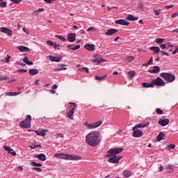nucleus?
I'll list each match as a JSON object with an SVG mask.
<instances>
[{"label":"nucleus","mask_w":178,"mask_h":178,"mask_svg":"<svg viewBox=\"0 0 178 178\" xmlns=\"http://www.w3.org/2000/svg\"><path fill=\"white\" fill-rule=\"evenodd\" d=\"M86 143L90 147H97L101 143V135L97 131H92L86 136Z\"/></svg>","instance_id":"obj_1"},{"label":"nucleus","mask_w":178,"mask_h":178,"mask_svg":"<svg viewBox=\"0 0 178 178\" xmlns=\"http://www.w3.org/2000/svg\"><path fill=\"white\" fill-rule=\"evenodd\" d=\"M55 158L58 159H65L67 161H81V156L74 154H67L65 153L56 154Z\"/></svg>","instance_id":"obj_2"},{"label":"nucleus","mask_w":178,"mask_h":178,"mask_svg":"<svg viewBox=\"0 0 178 178\" xmlns=\"http://www.w3.org/2000/svg\"><path fill=\"white\" fill-rule=\"evenodd\" d=\"M160 76L162 79H164L165 81H168V83H173V81L176 80V76L172 73L161 72Z\"/></svg>","instance_id":"obj_3"},{"label":"nucleus","mask_w":178,"mask_h":178,"mask_svg":"<svg viewBox=\"0 0 178 178\" xmlns=\"http://www.w3.org/2000/svg\"><path fill=\"white\" fill-rule=\"evenodd\" d=\"M123 151V148L122 147H117V148H113L110 149L108 152L107 154L105 155L106 158H111V156L113 155H118L120 154Z\"/></svg>","instance_id":"obj_4"},{"label":"nucleus","mask_w":178,"mask_h":178,"mask_svg":"<svg viewBox=\"0 0 178 178\" xmlns=\"http://www.w3.org/2000/svg\"><path fill=\"white\" fill-rule=\"evenodd\" d=\"M19 126H21L22 129H30V127H31V115H28L26 120L19 123Z\"/></svg>","instance_id":"obj_5"},{"label":"nucleus","mask_w":178,"mask_h":178,"mask_svg":"<svg viewBox=\"0 0 178 178\" xmlns=\"http://www.w3.org/2000/svg\"><path fill=\"white\" fill-rule=\"evenodd\" d=\"M84 124L86 129L92 130V129H97V127H99V126L102 124V120H99L96 122H92L90 124H89L88 122H85Z\"/></svg>","instance_id":"obj_6"},{"label":"nucleus","mask_w":178,"mask_h":178,"mask_svg":"<svg viewBox=\"0 0 178 178\" xmlns=\"http://www.w3.org/2000/svg\"><path fill=\"white\" fill-rule=\"evenodd\" d=\"M132 130L134 131L132 133V137H135L136 138H140V137H143V136L144 135V132L140 129H134V128H133Z\"/></svg>","instance_id":"obj_7"},{"label":"nucleus","mask_w":178,"mask_h":178,"mask_svg":"<svg viewBox=\"0 0 178 178\" xmlns=\"http://www.w3.org/2000/svg\"><path fill=\"white\" fill-rule=\"evenodd\" d=\"M153 86H165V81L161 77L158 76L156 79L152 81Z\"/></svg>","instance_id":"obj_8"},{"label":"nucleus","mask_w":178,"mask_h":178,"mask_svg":"<svg viewBox=\"0 0 178 178\" xmlns=\"http://www.w3.org/2000/svg\"><path fill=\"white\" fill-rule=\"evenodd\" d=\"M147 126H149V122H141V123H139V124L135 125L134 127V130L136 129H138L147 127Z\"/></svg>","instance_id":"obj_9"},{"label":"nucleus","mask_w":178,"mask_h":178,"mask_svg":"<svg viewBox=\"0 0 178 178\" xmlns=\"http://www.w3.org/2000/svg\"><path fill=\"white\" fill-rule=\"evenodd\" d=\"M0 32L1 33H4V34H7L9 37L12 35V30L6 28V27H1L0 28Z\"/></svg>","instance_id":"obj_10"},{"label":"nucleus","mask_w":178,"mask_h":178,"mask_svg":"<svg viewBox=\"0 0 178 178\" xmlns=\"http://www.w3.org/2000/svg\"><path fill=\"white\" fill-rule=\"evenodd\" d=\"M115 23V24H120V26H129V24H130V22L125 19H117Z\"/></svg>","instance_id":"obj_11"},{"label":"nucleus","mask_w":178,"mask_h":178,"mask_svg":"<svg viewBox=\"0 0 178 178\" xmlns=\"http://www.w3.org/2000/svg\"><path fill=\"white\" fill-rule=\"evenodd\" d=\"M35 158L39 159V161H42V162H44V161H47V156H45L44 153L35 155Z\"/></svg>","instance_id":"obj_12"},{"label":"nucleus","mask_w":178,"mask_h":178,"mask_svg":"<svg viewBox=\"0 0 178 178\" xmlns=\"http://www.w3.org/2000/svg\"><path fill=\"white\" fill-rule=\"evenodd\" d=\"M76 33H69L67 36V40L69 42H74L76 41Z\"/></svg>","instance_id":"obj_13"},{"label":"nucleus","mask_w":178,"mask_h":178,"mask_svg":"<svg viewBox=\"0 0 178 178\" xmlns=\"http://www.w3.org/2000/svg\"><path fill=\"white\" fill-rule=\"evenodd\" d=\"M118 30L116 29H110L107 30V31L105 33L106 35H113V34H116L118 33Z\"/></svg>","instance_id":"obj_14"},{"label":"nucleus","mask_w":178,"mask_h":178,"mask_svg":"<svg viewBox=\"0 0 178 178\" xmlns=\"http://www.w3.org/2000/svg\"><path fill=\"white\" fill-rule=\"evenodd\" d=\"M159 123L161 126H168V124H169V119H160Z\"/></svg>","instance_id":"obj_15"},{"label":"nucleus","mask_w":178,"mask_h":178,"mask_svg":"<svg viewBox=\"0 0 178 178\" xmlns=\"http://www.w3.org/2000/svg\"><path fill=\"white\" fill-rule=\"evenodd\" d=\"M49 59L51 62H60V60H62V57H55L54 56H49Z\"/></svg>","instance_id":"obj_16"},{"label":"nucleus","mask_w":178,"mask_h":178,"mask_svg":"<svg viewBox=\"0 0 178 178\" xmlns=\"http://www.w3.org/2000/svg\"><path fill=\"white\" fill-rule=\"evenodd\" d=\"M161 70V68L159 66H154L153 70H149L147 72L148 73L155 74V73H159V71Z\"/></svg>","instance_id":"obj_17"},{"label":"nucleus","mask_w":178,"mask_h":178,"mask_svg":"<svg viewBox=\"0 0 178 178\" xmlns=\"http://www.w3.org/2000/svg\"><path fill=\"white\" fill-rule=\"evenodd\" d=\"M57 66H58V68H56L54 70L56 72H60V70H66V69H67V67H65V66H66V65L65 64L59 63L57 65Z\"/></svg>","instance_id":"obj_18"},{"label":"nucleus","mask_w":178,"mask_h":178,"mask_svg":"<svg viewBox=\"0 0 178 178\" xmlns=\"http://www.w3.org/2000/svg\"><path fill=\"white\" fill-rule=\"evenodd\" d=\"M84 47L86 48V49H87V51H90V52H92V51L95 49V45L91 44H87L84 46Z\"/></svg>","instance_id":"obj_19"},{"label":"nucleus","mask_w":178,"mask_h":178,"mask_svg":"<svg viewBox=\"0 0 178 178\" xmlns=\"http://www.w3.org/2000/svg\"><path fill=\"white\" fill-rule=\"evenodd\" d=\"M17 49H19L20 52H30V48L26 46H19Z\"/></svg>","instance_id":"obj_20"},{"label":"nucleus","mask_w":178,"mask_h":178,"mask_svg":"<svg viewBox=\"0 0 178 178\" xmlns=\"http://www.w3.org/2000/svg\"><path fill=\"white\" fill-rule=\"evenodd\" d=\"M108 162H110V163H118L116 155L111 156L108 159Z\"/></svg>","instance_id":"obj_21"},{"label":"nucleus","mask_w":178,"mask_h":178,"mask_svg":"<svg viewBox=\"0 0 178 178\" xmlns=\"http://www.w3.org/2000/svg\"><path fill=\"white\" fill-rule=\"evenodd\" d=\"M34 131H35V133H36V134L38 136H41L42 137H45V131H47V130H46V129H44V130L42 129L40 131L35 130Z\"/></svg>","instance_id":"obj_22"},{"label":"nucleus","mask_w":178,"mask_h":178,"mask_svg":"<svg viewBox=\"0 0 178 178\" xmlns=\"http://www.w3.org/2000/svg\"><path fill=\"white\" fill-rule=\"evenodd\" d=\"M19 94H21L20 92H7L5 93V95H6L7 97H16V95H19Z\"/></svg>","instance_id":"obj_23"},{"label":"nucleus","mask_w":178,"mask_h":178,"mask_svg":"<svg viewBox=\"0 0 178 178\" xmlns=\"http://www.w3.org/2000/svg\"><path fill=\"white\" fill-rule=\"evenodd\" d=\"M126 19L129 20V22H134L135 20H138V17H134L133 15H127Z\"/></svg>","instance_id":"obj_24"},{"label":"nucleus","mask_w":178,"mask_h":178,"mask_svg":"<svg viewBox=\"0 0 178 178\" xmlns=\"http://www.w3.org/2000/svg\"><path fill=\"white\" fill-rule=\"evenodd\" d=\"M162 140H165V132H160L157 136L156 141H162Z\"/></svg>","instance_id":"obj_25"},{"label":"nucleus","mask_w":178,"mask_h":178,"mask_svg":"<svg viewBox=\"0 0 178 178\" xmlns=\"http://www.w3.org/2000/svg\"><path fill=\"white\" fill-rule=\"evenodd\" d=\"M150 51H153L154 54H158L159 52H161V49L159 47H151Z\"/></svg>","instance_id":"obj_26"},{"label":"nucleus","mask_w":178,"mask_h":178,"mask_svg":"<svg viewBox=\"0 0 178 178\" xmlns=\"http://www.w3.org/2000/svg\"><path fill=\"white\" fill-rule=\"evenodd\" d=\"M131 171L129 170H124L122 172V176H124V177H130V176H131Z\"/></svg>","instance_id":"obj_27"},{"label":"nucleus","mask_w":178,"mask_h":178,"mask_svg":"<svg viewBox=\"0 0 178 178\" xmlns=\"http://www.w3.org/2000/svg\"><path fill=\"white\" fill-rule=\"evenodd\" d=\"M38 72H40L38 69H31L29 70V74L30 76H35V74H38Z\"/></svg>","instance_id":"obj_28"},{"label":"nucleus","mask_w":178,"mask_h":178,"mask_svg":"<svg viewBox=\"0 0 178 178\" xmlns=\"http://www.w3.org/2000/svg\"><path fill=\"white\" fill-rule=\"evenodd\" d=\"M73 115H74V111L69 110V111L67 113V118L71 119V120H73V119H74Z\"/></svg>","instance_id":"obj_29"},{"label":"nucleus","mask_w":178,"mask_h":178,"mask_svg":"<svg viewBox=\"0 0 178 178\" xmlns=\"http://www.w3.org/2000/svg\"><path fill=\"white\" fill-rule=\"evenodd\" d=\"M142 86L144 88H152L154 87V83H143Z\"/></svg>","instance_id":"obj_30"},{"label":"nucleus","mask_w":178,"mask_h":178,"mask_svg":"<svg viewBox=\"0 0 178 178\" xmlns=\"http://www.w3.org/2000/svg\"><path fill=\"white\" fill-rule=\"evenodd\" d=\"M134 76H136V71L131 70V71L128 72V79L129 80H131V79H133V77H134Z\"/></svg>","instance_id":"obj_31"},{"label":"nucleus","mask_w":178,"mask_h":178,"mask_svg":"<svg viewBox=\"0 0 178 178\" xmlns=\"http://www.w3.org/2000/svg\"><path fill=\"white\" fill-rule=\"evenodd\" d=\"M70 107H69V111H76V103L73 102H70L69 103Z\"/></svg>","instance_id":"obj_32"},{"label":"nucleus","mask_w":178,"mask_h":178,"mask_svg":"<svg viewBox=\"0 0 178 178\" xmlns=\"http://www.w3.org/2000/svg\"><path fill=\"white\" fill-rule=\"evenodd\" d=\"M165 169H166L168 173H172V172H173V165L169 164L168 165H167L165 167Z\"/></svg>","instance_id":"obj_33"},{"label":"nucleus","mask_w":178,"mask_h":178,"mask_svg":"<svg viewBox=\"0 0 178 178\" xmlns=\"http://www.w3.org/2000/svg\"><path fill=\"white\" fill-rule=\"evenodd\" d=\"M67 48H69L70 49H72V51H76V49H80V45L78 44V45L75 46L74 47H73L72 44H69L67 46Z\"/></svg>","instance_id":"obj_34"},{"label":"nucleus","mask_w":178,"mask_h":178,"mask_svg":"<svg viewBox=\"0 0 178 178\" xmlns=\"http://www.w3.org/2000/svg\"><path fill=\"white\" fill-rule=\"evenodd\" d=\"M55 38H58V40H60V41H61L62 42H65V41H66V38H65V37H63V35H56Z\"/></svg>","instance_id":"obj_35"},{"label":"nucleus","mask_w":178,"mask_h":178,"mask_svg":"<svg viewBox=\"0 0 178 178\" xmlns=\"http://www.w3.org/2000/svg\"><path fill=\"white\" fill-rule=\"evenodd\" d=\"M3 148H4L5 151H6L8 154H10V152L12 151H13V149L12 148H10V147H9V146L4 145Z\"/></svg>","instance_id":"obj_36"},{"label":"nucleus","mask_w":178,"mask_h":178,"mask_svg":"<svg viewBox=\"0 0 178 178\" xmlns=\"http://www.w3.org/2000/svg\"><path fill=\"white\" fill-rule=\"evenodd\" d=\"M105 77H106V75L102 76L97 75L95 76V79H96V80H98L99 81H102V80H104V79H105Z\"/></svg>","instance_id":"obj_37"},{"label":"nucleus","mask_w":178,"mask_h":178,"mask_svg":"<svg viewBox=\"0 0 178 178\" xmlns=\"http://www.w3.org/2000/svg\"><path fill=\"white\" fill-rule=\"evenodd\" d=\"M11 56L8 55L7 57L4 58V60H1V62H4L5 63H9V61L10 60Z\"/></svg>","instance_id":"obj_38"},{"label":"nucleus","mask_w":178,"mask_h":178,"mask_svg":"<svg viewBox=\"0 0 178 178\" xmlns=\"http://www.w3.org/2000/svg\"><path fill=\"white\" fill-rule=\"evenodd\" d=\"M31 149H35V148H41V145H31L29 146Z\"/></svg>","instance_id":"obj_39"},{"label":"nucleus","mask_w":178,"mask_h":178,"mask_svg":"<svg viewBox=\"0 0 178 178\" xmlns=\"http://www.w3.org/2000/svg\"><path fill=\"white\" fill-rule=\"evenodd\" d=\"M164 41H165V39H163V38H156V40H155V42L156 44H161Z\"/></svg>","instance_id":"obj_40"},{"label":"nucleus","mask_w":178,"mask_h":178,"mask_svg":"<svg viewBox=\"0 0 178 178\" xmlns=\"http://www.w3.org/2000/svg\"><path fill=\"white\" fill-rule=\"evenodd\" d=\"M104 61H105V60H104V58H102L93 59V62H97V63H101Z\"/></svg>","instance_id":"obj_41"},{"label":"nucleus","mask_w":178,"mask_h":178,"mask_svg":"<svg viewBox=\"0 0 178 178\" xmlns=\"http://www.w3.org/2000/svg\"><path fill=\"white\" fill-rule=\"evenodd\" d=\"M86 31H88V32H90V31H97V28H95V27H93V26H90V27H89V28L86 30Z\"/></svg>","instance_id":"obj_42"},{"label":"nucleus","mask_w":178,"mask_h":178,"mask_svg":"<svg viewBox=\"0 0 178 178\" xmlns=\"http://www.w3.org/2000/svg\"><path fill=\"white\" fill-rule=\"evenodd\" d=\"M127 60L129 62H132V60H134V56H129L127 57Z\"/></svg>","instance_id":"obj_43"},{"label":"nucleus","mask_w":178,"mask_h":178,"mask_svg":"<svg viewBox=\"0 0 178 178\" xmlns=\"http://www.w3.org/2000/svg\"><path fill=\"white\" fill-rule=\"evenodd\" d=\"M0 8H6V1H2L0 3Z\"/></svg>","instance_id":"obj_44"},{"label":"nucleus","mask_w":178,"mask_h":178,"mask_svg":"<svg viewBox=\"0 0 178 178\" xmlns=\"http://www.w3.org/2000/svg\"><path fill=\"white\" fill-rule=\"evenodd\" d=\"M33 170H35V172H42V169H41V168H38V167L33 168Z\"/></svg>","instance_id":"obj_45"},{"label":"nucleus","mask_w":178,"mask_h":178,"mask_svg":"<svg viewBox=\"0 0 178 178\" xmlns=\"http://www.w3.org/2000/svg\"><path fill=\"white\" fill-rule=\"evenodd\" d=\"M156 112L158 113V115H162V113H163V111H162L161 108H156Z\"/></svg>","instance_id":"obj_46"},{"label":"nucleus","mask_w":178,"mask_h":178,"mask_svg":"<svg viewBox=\"0 0 178 178\" xmlns=\"http://www.w3.org/2000/svg\"><path fill=\"white\" fill-rule=\"evenodd\" d=\"M154 14L155 16H159V15H161V11L159 10H154Z\"/></svg>","instance_id":"obj_47"},{"label":"nucleus","mask_w":178,"mask_h":178,"mask_svg":"<svg viewBox=\"0 0 178 178\" xmlns=\"http://www.w3.org/2000/svg\"><path fill=\"white\" fill-rule=\"evenodd\" d=\"M167 147H168V149H175L176 146L173 144H171V145H168Z\"/></svg>","instance_id":"obj_48"},{"label":"nucleus","mask_w":178,"mask_h":178,"mask_svg":"<svg viewBox=\"0 0 178 178\" xmlns=\"http://www.w3.org/2000/svg\"><path fill=\"white\" fill-rule=\"evenodd\" d=\"M17 72H19V73H26V72H27V70H26V69H19V70H17Z\"/></svg>","instance_id":"obj_49"},{"label":"nucleus","mask_w":178,"mask_h":178,"mask_svg":"<svg viewBox=\"0 0 178 178\" xmlns=\"http://www.w3.org/2000/svg\"><path fill=\"white\" fill-rule=\"evenodd\" d=\"M47 44H48V45H49L50 47H52V46H54V42H52L51 40H48L47 42Z\"/></svg>","instance_id":"obj_50"},{"label":"nucleus","mask_w":178,"mask_h":178,"mask_svg":"<svg viewBox=\"0 0 178 178\" xmlns=\"http://www.w3.org/2000/svg\"><path fill=\"white\" fill-rule=\"evenodd\" d=\"M13 3H20L22 2V0H10Z\"/></svg>","instance_id":"obj_51"},{"label":"nucleus","mask_w":178,"mask_h":178,"mask_svg":"<svg viewBox=\"0 0 178 178\" xmlns=\"http://www.w3.org/2000/svg\"><path fill=\"white\" fill-rule=\"evenodd\" d=\"M23 62H24V63H29V58H27V56H25L24 58H23Z\"/></svg>","instance_id":"obj_52"},{"label":"nucleus","mask_w":178,"mask_h":178,"mask_svg":"<svg viewBox=\"0 0 178 178\" xmlns=\"http://www.w3.org/2000/svg\"><path fill=\"white\" fill-rule=\"evenodd\" d=\"M166 45L167 44H161L160 45V48L161 49H166Z\"/></svg>","instance_id":"obj_53"},{"label":"nucleus","mask_w":178,"mask_h":178,"mask_svg":"<svg viewBox=\"0 0 178 178\" xmlns=\"http://www.w3.org/2000/svg\"><path fill=\"white\" fill-rule=\"evenodd\" d=\"M117 158V161L119 163V161H120V159H123V156H116Z\"/></svg>","instance_id":"obj_54"},{"label":"nucleus","mask_w":178,"mask_h":178,"mask_svg":"<svg viewBox=\"0 0 178 178\" xmlns=\"http://www.w3.org/2000/svg\"><path fill=\"white\" fill-rule=\"evenodd\" d=\"M54 48H55V49H59V47H60V44H56V43H54Z\"/></svg>","instance_id":"obj_55"},{"label":"nucleus","mask_w":178,"mask_h":178,"mask_svg":"<svg viewBox=\"0 0 178 178\" xmlns=\"http://www.w3.org/2000/svg\"><path fill=\"white\" fill-rule=\"evenodd\" d=\"M152 62H154V59H153V57H151L150 59L149 60V61H147V63L149 65H151L152 63Z\"/></svg>","instance_id":"obj_56"},{"label":"nucleus","mask_w":178,"mask_h":178,"mask_svg":"<svg viewBox=\"0 0 178 178\" xmlns=\"http://www.w3.org/2000/svg\"><path fill=\"white\" fill-rule=\"evenodd\" d=\"M118 9V7L112 6V7H107L108 10H112V9Z\"/></svg>","instance_id":"obj_57"},{"label":"nucleus","mask_w":178,"mask_h":178,"mask_svg":"<svg viewBox=\"0 0 178 178\" xmlns=\"http://www.w3.org/2000/svg\"><path fill=\"white\" fill-rule=\"evenodd\" d=\"M172 6H173V5L165 6L164 7V9H172Z\"/></svg>","instance_id":"obj_58"},{"label":"nucleus","mask_w":178,"mask_h":178,"mask_svg":"<svg viewBox=\"0 0 178 178\" xmlns=\"http://www.w3.org/2000/svg\"><path fill=\"white\" fill-rule=\"evenodd\" d=\"M161 54H162L163 55H165V56H169V53H168V52L161 51Z\"/></svg>","instance_id":"obj_59"},{"label":"nucleus","mask_w":178,"mask_h":178,"mask_svg":"<svg viewBox=\"0 0 178 178\" xmlns=\"http://www.w3.org/2000/svg\"><path fill=\"white\" fill-rule=\"evenodd\" d=\"M166 45H168L167 49H169V48H173V44H170L169 42L166 44Z\"/></svg>","instance_id":"obj_60"},{"label":"nucleus","mask_w":178,"mask_h":178,"mask_svg":"<svg viewBox=\"0 0 178 178\" xmlns=\"http://www.w3.org/2000/svg\"><path fill=\"white\" fill-rule=\"evenodd\" d=\"M17 65H19L20 66H26V64L22 62H17Z\"/></svg>","instance_id":"obj_61"},{"label":"nucleus","mask_w":178,"mask_h":178,"mask_svg":"<svg viewBox=\"0 0 178 178\" xmlns=\"http://www.w3.org/2000/svg\"><path fill=\"white\" fill-rule=\"evenodd\" d=\"M54 1H55V0H44V2H46L47 3H52V2H54Z\"/></svg>","instance_id":"obj_62"},{"label":"nucleus","mask_w":178,"mask_h":178,"mask_svg":"<svg viewBox=\"0 0 178 178\" xmlns=\"http://www.w3.org/2000/svg\"><path fill=\"white\" fill-rule=\"evenodd\" d=\"M177 16H178V13H175L171 15V17H177Z\"/></svg>","instance_id":"obj_63"},{"label":"nucleus","mask_w":178,"mask_h":178,"mask_svg":"<svg viewBox=\"0 0 178 178\" xmlns=\"http://www.w3.org/2000/svg\"><path fill=\"white\" fill-rule=\"evenodd\" d=\"M31 165H32V166H36L37 167L38 163H36L35 161H32Z\"/></svg>","instance_id":"obj_64"}]
</instances>
